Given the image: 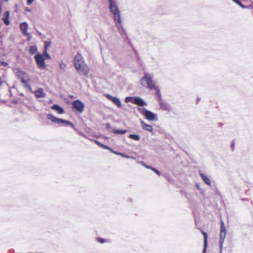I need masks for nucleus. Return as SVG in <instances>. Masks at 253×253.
Listing matches in <instances>:
<instances>
[{"label":"nucleus","mask_w":253,"mask_h":253,"mask_svg":"<svg viewBox=\"0 0 253 253\" xmlns=\"http://www.w3.org/2000/svg\"><path fill=\"white\" fill-rule=\"evenodd\" d=\"M74 66L79 74L83 76H86L89 72V69L85 63L84 58L80 53H78L74 58Z\"/></svg>","instance_id":"obj_1"},{"label":"nucleus","mask_w":253,"mask_h":253,"mask_svg":"<svg viewBox=\"0 0 253 253\" xmlns=\"http://www.w3.org/2000/svg\"><path fill=\"white\" fill-rule=\"evenodd\" d=\"M153 75L148 73H145L144 76L140 81L141 85L150 89H156V87L153 80Z\"/></svg>","instance_id":"obj_2"},{"label":"nucleus","mask_w":253,"mask_h":253,"mask_svg":"<svg viewBox=\"0 0 253 253\" xmlns=\"http://www.w3.org/2000/svg\"><path fill=\"white\" fill-rule=\"evenodd\" d=\"M16 75L17 78L20 80L21 82L24 84V86L28 89L30 91L32 92V88L29 84L31 78L28 74L19 69H17L16 72Z\"/></svg>","instance_id":"obj_3"},{"label":"nucleus","mask_w":253,"mask_h":253,"mask_svg":"<svg viewBox=\"0 0 253 253\" xmlns=\"http://www.w3.org/2000/svg\"><path fill=\"white\" fill-rule=\"evenodd\" d=\"M109 5V9L113 15L114 21L121 19L120 11L117 1L115 0H108Z\"/></svg>","instance_id":"obj_4"},{"label":"nucleus","mask_w":253,"mask_h":253,"mask_svg":"<svg viewBox=\"0 0 253 253\" xmlns=\"http://www.w3.org/2000/svg\"><path fill=\"white\" fill-rule=\"evenodd\" d=\"M226 236V231L224 223L223 221L220 222V232L219 241V245L220 249V253H221L223 248V244Z\"/></svg>","instance_id":"obj_5"},{"label":"nucleus","mask_w":253,"mask_h":253,"mask_svg":"<svg viewBox=\"0 0 253 253\" xmlns=\"http://www.w3.org/2000/svg\"><path fill=\"white\" fill-rule=\"evenodd\" d=\"M139 113L144 116L145 118L149 121L157 120V116L150 111L147 110L146 108H139L138 109Z\"/></svg>","instance_id":"obj_6"},{"label":"nucleus","mask_w":253,"mask_h":253,"mask_svg":"<svg viewBox=\"0 0 253 253\" xmlns=\"http://www.w3.org/2000/svg\"><path fill=\"white\" fill-rule=\"evenodd\" d=\"M73 106L79 113H82L84 111V104L80 100H76L73 102Z\"/></svg>","instance_id":"obj_7"},{"label":"nucleus","mask_w":253,"mask_h":253,"mask_svg":"<svg viewBox=\"0 0 253 253\" xmlns=\"http://www.w3.org/2000/svg\"><path fill=\"white\" fill-rule=\"evenodd\" d=\"M37 64L40 68H44L45 67L44 59L40 54H37L35 56Z\"/></svg>","instance_id":"obj_8"},{"label":"nucleus","mask_w":253,"mask_h":253,"mask_svg":"<svg viewBox=\"0 0 253 253\" xmlns=\"http://www.w3.org/2000/svg\"><path fill=\"white\" fill-rule=\"evenodd\" d=\"M114 23L118 28V31L119 33L123 37H125L126 36V32L123 28L122 25V20L121 19L114 20Z\"/></svg>","instance_id":"obj_9"},{"label":"nucleus","mask_w":253,"mask_h":253,"mask_svg":"<svg viewBox=\"0 0 253 253\" xmlns=\"http://www.w3.org/2000/svg\"><path fill=\"white\" fill-rule=\"evenodd\" d=\"M28 28V25L27 23H26V22H23L20 25V28L21 30L22 31L23 34L25 36L27 37L28 40L30 41L31 38V36L27 32Z\"/></svg>","instance_id":"obj_10"},{"label":"nucleus","mask_w":253,"mask_h":253,"mask_svg":"<svg viewBox=\"0 0 253 253\" xmlns=\"http://www.w3.org/2000/svg\"><path fill=\"white\" fill-rule=\"evenodd\" d=\"M106 97L109 100H111L118 107H119V108L121 107L122 104L121 101L118 98L113 96L110 94H107Z\"/></svg>","instance_id":"obj_11"},{"label":"nucleus","mask_w":253,"mask_h":253,"mask_svg":"<svg viewBox=\"0 0 253 253\" xmlns=\"http://www.w3.org/2000/svg\"><path fill=\"white\" fill-rule=\"evenodd\" d=\"M37 98H44L46 96V93L42 88H39L34 92Z\"/></svg>","instance_id":"obj_12"},{"label":"nucleus","mask_w":253,"mask_h":253,"mask_svg":"<svg viewBox=\"0 0 253 253\" xmlns=\"http://www.w3.org/2000/svg\"><path fill=\"white\" fill-rule=\"evenodd\" d=\"M133 103L141 107L147 106V103L142 98L138 97L134 98Z\"/></svg>","instance_id":"obj_13"},{"label":"nucleus","mask_w":253,"mask_h":253,"mask_svg":"<svg viewBox=\"0 0 253 253\" xmlns=\"http://www.w3.org/2000/svg\"><path fill=\"white\" fill-rule=\"evenodd\" d=\"M47 119L52 123L58 124H61L62 121V119L57 118L51 114H48L47 115Z\"/></svg>","instance_id":"obj_14"},{"label":"nucleus","mask_w":253,"mask_h":253,"mask_svg":"<svg viewBox=\"0 0 253 253\" xmlns=\"http://www.w3.org/2000/svg\"><path fill=\"white\" fill-rule=\"evenodd\" d=\"M140 123L141 124L142 127L143 129L148 131L149 132H153V128L152 126L146 124L143 121H141Z\"/></svg>","instance_id":"obj_15"},{"label":"nucleus","mask_w":253,"mask_h":253,"mask_svg":"<svg viewBox=\"0 0 253 253\" xmlns=\"http://www.w3.org/2000/svg\"><path fill=\"white\" fill-rule=\"evenodd\" d=\"M52 110H55L58 112L59 114H62L64 113V109L57 104L53 105L51 108Z\"/></svg>","instance_id":"obj_16"},{"label":"nucleus","mask_w":253,"mask_h":253,"mask_svg":"<svg viewBox=\"0 0 253 253\" xmlns=\"http://www.w3.org/2000/svg\"><path fill=\"white\" fill-rule=\"evenodd\" d=\"M202 234H203L204 239V250H203V253H206V250L208 245V235L207 234L204 232L202 231Z\"/></svg>","instance_id":"obj_17"},{"label":"nucleus","mask_w":253,"mask_h":253,"mask_svg":"<svg viewBox=\"0 0 253 253\" xmlns=\"http://www.w3.org/2000/svg\"><path fill=\"white\" fill-rule=\"evenodd\" d=\"M200 176L203 180L208 185L211 186V180L204 173H201Z\"/></svg>","instance_id":"obj_18"},{"label":"nucleus","mask_w":253,"mask_h":253,"mask_svg":"<svg viewBox=\"0 0 253 253\" xmlns=\"http://www.w3.org/2000/svg\"><path fill=\"white\" fill-rule=\"evenodd\" d=\"M112 152H113V153H115V154H116L117 155H120V156H121L122 157L125 158H126V159H130V158H131V159H134V157H131V156H128V155H125V154H124L123 153L115 152L113 150H112Z\"/></svg>","instance_id":"obj_19"},{"label":"nucleus","mask_w":253,"mask_h":253,"mask_svg":"<svg viewBox=\"0 0 253 253\" xmlns=\"http://www.w3.org/2000/svg\"><path fill=\"white\" fill-rule=\"evenodd\" d=\"M129 138L132 140L139 141L140 139V136L138 134H131L128 136Z\"/></svg>","instance_id":"obj_20"},{"label":"nucleus","mask_w":253,"mask_h":253,"mask_svg":"<svg viewBox=\"0 0 253 253\" xmlns=\"http://www.w3.org/2000/svg\"><path fill=\"white\" fill-rule=\"evenodd\" d=\"M37 51V47L36 46L33 45L31 46L29 50V52L31 54H33L35 53Z\"/></svg>","instance_id":"obj_21"},{"label":"nucleus","mask_w":253,"mask_h":253,"mask_svg":"<svg viewBox=\"0 0 253 253\" xmlns=\"http://www.w3.org/2000/svg\"><path fill=\"white\" fill-rule=\"evenodd\" d=\"M161 108L165 110L169 111V106L165 103H161L160 104Z\"/></svg>","instance_id":"obj_22"},{"label":"nucleus","mask_w":253,"mask_h":253,"mask_svg":"<svg viewBox=\"0 0 253 253\" xmlns=\"http://www.w3.org/2000/svg\"><path fill=\"white\" fill-rule=\"evenodd\" d=\"M126 132H127V130L126 129H124V130L114 129L113 130V133L115 134H123L126 133Z\"/></svg>","instance_id":"obj_23"},{"label":"nucleus","mask_w":253,"mask_h":253,"mask_svg":"<svg viewBox=\"0 0 253 253\" xmlns=\"http://www.w3.org/2000/svg\"><path fill=\"white\" fill-rule=\"evenodd\" d=\"M61 124H66L67 125H69L71 126H72L73 128H75V126L71 122H70L69 121H66V120L62 119Z\"/></svg>","instance_id":"obj_24"},{"label":"nucleus","mask_w":253,"mask_h":253,"mask_svg":"<svg viewBox=\"0 0 253 253\" xmlns=\"http://www.w3.org/2000/svg\"><path fill=\"white\" fill-rule=\"evenodd\" d=\"M236 3H237L238 5H239L240 6H241L243 8H245L246 6L244 5L239 0H233Z\"/></svg>","instance_id":"obj_25"},{"label":"nucleus","mask_w":253,"mask_h":253,"mask_svg":"<svg viewBox=\"0 0 253 253\" xmlns=\"http://www.w3.org/2000/svg\"><path fill=\"white\" fill-rule=\"evenodd\" d=\"M59 66L60 68L62 70H64L66 68V65L63 62H61L59 63Z\"/></svg>","instance_id":"obj_26"},{"label":"nucleus","mask_w":253,"mask_h":253,"mask_svg":"<svg viewBox=\"0 0 253 253\" xmlns=\"http://www.w3.org/2000/svg\"><path fill=\"white\" fill-rule=\"evenodd\" d=\"M138 163L140 164L141 165H142L143 166H144V167H145L147 169H150L151 170L153 169V168L151 167V166L146 165L143 162L140 161V162H138Z\"/></svg>","instance_id":"obj_27"},{"label":"nucleus","mask_w":253,"mask_h":253,"mask_svg":"<svg viewBox=\"0 0 253 253\" xmlns=\"http://www.w3.org/2000/svg\"><path fill=\"white\" fill-rule=\"evenodd\" d=\"M51 42H49L45 41L44 42V50H47V48L50 46Z\"/></svg>","instance_id":"obj_28"},{"label":"nucleus","mask_w":253,"mask_h":253,"mask_svg":"<svg viewBox=\"0 0 253 253\" xmlns=\"http://www.w3.org/2000/svg\"><path fill=\"white\" fill-rule=\"evenodd\" d=\"M9 18L7 17H4L3 18V21L5 25H8L9 24V21L8 19Z\"/></svg>","instance_id":"obj_29"},{"label":"nucleus","mask_w":253,"mask_h":253,"mask_svg":"<svg viewBox=\"0 0 253 253\" xmlns=\"http://www.w3.org/2000/svg\"><path fill=\"white\" fill-rule=\"evenodd\" d=\"M43 54L46 59H50V56L47 52V50H43Z\"/></svg>","instance_id":"obj_30"},{"label":"nucleus","mask_w":253,"mask_h":253,"mask_svg":"<svg viewBox=\"0 0 253 253\" xmlns=\"http://www.w3.org/2000/svg\"><path fill=\"white\" fill-rule=\"evenodd\" d=\"M152 170L154 171L158 175H161V172L158 169L153 168V169H152Z\"/></svg>","instance_id":"obj_31"},{"label":"nucleus","mask_w":253,"mask_h":253,"mask_svg":"<svg viewBox=\"0 0 253 253\" xmlns=\"http://www.w3.org/2000/svg\"><path fill=\"white\" fill-rule=\"evenodd\" d=\"M97 241L99 243H105V240L104 239H102V238H97Z\"/></svg>","instance_id":"obj_32"},{"label":"nucleus","mask_w":253,"mask_h":253,"mask_svg":"<svg viewBox=\"0 0 253 253\" xmlns=\"http://www.w3.org/2000/svg\"><path fill=\"white\" fill-rule=\"evenodd\" d=\"M132 99V97H126V98H125V102L126 103H127V102H129L131 101Z\"/></svg>","instance_id":"obj_33"},{"label":"nucleus","mask_w":253,"mask_h":253,"mask_svg":"<svg viewBox=\"0 0 253 253\" xmlns=\"http://www.w3.org/2000/svg\"><path fill=\"white\" fill-rule=\"evenodd\" d=\"M34 0H26L27 4L28 5H31L34 2Z\"/></svg>","instance_id":"obj_34"},{"label":"nucleus","mask_w":253,"mask_h":253,"mask_svg":"<svg viewBox=\"0 0 253 253\" xmlns=\"http://www.w3.org/2000/svg\"><path fill=\"white\" fill-rule=\"evenodd\" d=\"M0 65H1V66H3L6 67V66H8V64L6 62H5V61H1V62H0Z\"/></svg>","instance_id":"obj_35"},{"label":"nucleus","mask_w":253,"mask_h":253,"mask_svg":"<svg viewBox=\"0 0 253 253\" xmlns=\"http://www.w3.org/2000/svg\"><path fill=\"white\" fill-rule=\"evenodd\" d=\"M102 148H105L106 149H108V150H110L111 152H112V150H113L112 149H111V148H109V147L107 146H106V145H104L103 144V146H102Z\"/></svg>","instance_id":"obj_36"},{"label":"nucleus","mask_w":253,"mask_h":253,"mask_svg":"<svg viewBox=\"0 0 253 253\" xmlns=\"http://www.w3.org/2000/svg\"><path fill=\"white\" fill-rule=\"evenodd\" d=\"M94 142L100 147L103 146V144L97 140H94Z\"/></svg>","instance_id":"obj_37"},{"label":"nucleus","mask_w":253,"mask_h":253,"mask_svg":"<svg viewBox=\"0 0 253 253\" xmlns=\"http://www.w3.org/2000/svg\"><path fill=\"white\" fill-rule=\"evenodd\" d=\"M9 11H6L5 13H4V15H5V17H7V18H9Z\"/></svg>","instance_id":"obj_38"},{"label":"nucleus","mask_w":253,"mask_h":253,"mask_svg":"<svg viewBox=\"0 0 253 253\" xmlns=\"http://www.w3.org/2000/svg\"><path fill=\"white\" fill-rule=\"evenodd\" d=\"M111 125L110 124H106V128H108V129H109V128H111Z\"/></svg>","instance_id":"obj_39"},{"label":"nucleus","mask_w":253,"mask_h":253,"mask_svg":"<svg viewBox=\"0 0 253 253\" xmlns=\"http://www.w3.org/2000/svg\"><path fill=\"white\" fill-rule=\"evenodd\" d=\"M234 145H235V143H234V142L232 141V150H234Z\"/></svg>","instance_id":"obj_40"},{"label":"nucleus","mask_w":253,"mask_h":253,"mask_svg":"<svg viewBox=\"0 0 253 253\" xmlns=\"http://www.w3.org/2000/svg\"><path fill=\"white\" fill-rule=\"evenodd\" d=\"M196 186H197V188H198L199 189H200V188H199V185H198V184H197V185H196Z\"/></svg>","instance_id":"obj_41"},{"label":"nucleus","mask_w":253,"mask_h":253,"mask_svg":"<svg viewBox=\"0 0 253 253\" xmlns=\"http://www.w3.org/2000/svg\"><path fill=\"white\" fill-rule=\"evenodd\" d=\"M26 10L27 11H30V10L28 9V8H27L26 9Z\"/></svg>","instance_id":"obj_42"}]
</instances>
